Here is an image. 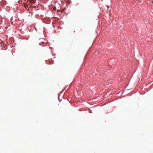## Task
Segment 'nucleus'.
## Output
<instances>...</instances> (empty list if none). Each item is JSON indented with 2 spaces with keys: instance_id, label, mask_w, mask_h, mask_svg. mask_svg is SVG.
<instances>
[{
  "instance_id": "1",
  "label": "nucleus",
  "mask_w": 153,
  "mask_h": 153,
  "mask_svg": "<svg viewBox=\"0 0 153 153\" xmlns=\"http://www.w3.org/2000/svg\"><path fill=\"white\" fill-rule=\"evenodd\" d=\"M35 0H30V3H31V4H33L35 3Z\"/></svg>"
}]
</instances>
